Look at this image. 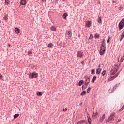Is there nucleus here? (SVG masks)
I'll return each instance as SVG.
<instances>
[{"instance_id":"obj_1","label":"nucleus","mask_w":124,"mask_h":124,"mask_svg":"<svg viewBox=\"0 0 124 124\" xmlns=\"http://www.w3.org/2000/svg\"><path fill=\"white\" fill-rule=\"evenodd\" d=\"M102 44L101 46V49L100 50V55H104V53H105V49L106 48V46H105V43H104V40L103 42H102Z\"/></svg>"},{"instance_id":"obj_2","label":"nucleus","mask_w":124,"mask_h":124,"mask_svg":"<svg viewBox=\"0 0 124 124\" xmlns=\"http://www.w3.org/2000/svg\"><path fill=\"white\" fill-rule=\"evenodd\" d=\"M115 116V113H112L107 120V123H111V121H114V117Z\"/></svg>"},{"instance_id":"obj_3","label":"nucleus","mask_w":124,"mask_h":124,"mask_svg":"<svg viewBox=\"0 0 124 124\" xmlns=\"http://www.w3.org/2000/svg\"><path fill=\"white\" fill-rule=\"evenodd\" d=\"M38 74L34 72L32 73H31L29 74V79H33V78H36V77H38Z\"/></svg>"},{"instance_id":"obj_4","label":"nucleus","mask_w":124,"mask_h":124,"mask_svg":"<svg viewBox=\"0 0 124 124\" xmlns=\"http://www.w3.org/2000/svg\"><path fill=\"white\" fill-rule=\"evenodd\" d=\"M124 18H123L119 24V30H122V29L124 28Z\"/></svg>"},{"instance_id":"obj_5","label":"nucleus","mask_w":124,"mask_h":124,"mask_svg":"<svg viewBox=\"0 0 124 124\" xmlns=\"http://www.w3.org/2000/svg\"><path fill=\"white\" fill-rule=\"evenodd\" d=\"M85 84L87 85H89L90 84V81H91V79L90 78V77H89L88 76H86L85 77Z\"/></svg>"},{"instance_id":"obj_6","label":"nucleus","mask_w":124,"mask_h":124,"mask_svg":"<svg viewBox=\"0 0 124 124\" xmlns=\"http://www.w3.org/2000/svg\"><path fill=\"white\" fill-rule=\"evenodd\" d=\"M106 117V115H105V114H103L102 116L100 117L99 121L100 123H102V122H103V121H104L105 118Z\"/></svg>"},{"instance_id":"obj_7","label":"nucleus","mask_w":124,"mask_h":124,"mask_svg":"<svg viewBox=\"0 0 124 124\" xmlns=\"http://www.w3.org/2000/svg\"><path fill=\"white\" fill-rule=\"evenodd\" d=\"M77 124H88V122L87 121L85 122V120H81L78 122Z\"/></svg>"},{"instance_id":"obj_8","label":"nucleus","mask_w":124,"mask_h":124,"mask_svg":"<svg viewBox=\"0 0 124 124\" xmlns=\"http://www.w3.org/2000/svg\"><path fill=\"white\" fill-rule=\"evenodd\" d=\"M117 76H118L117 75H114L113 76V77H111L110 78H109L108 79V82H110L111 81H113V80H114V79H115V78H116V77H117Z\"/></svg>"},{"instance_id":"obj_9","label":"nucleus","mask_w":124,"mask_h":124,"mask_svg":"<svg viewBox=\"0 0 124 124\" xmlns=\"http://www.w3.org/2000/svg\"><path fill=\"white\" fill-rule=\"evenodd\" d=\"M91 21H87L86 22V23H85L86 27H87V28H90V27H91Z\"/></svg>"},{"instance_id":"obj_10","label":"nucleus","mask_w":124,"mask_h":124,"mask_svg":"<svg viewBox=\"0 0 124 124\" xmlns=\"http://www.w3.org/2000/svg\"><path fill=\"white\" fill-rule=\"evenodd\" d=\"M82 57H83V52L78 51V58H82Z\"/></svg>"},{"instance_id":"obj_11","label":"nucleus","mask_w":124,"mask_h":124,"mask_svg":"<svg viewBox=\"0 0 124 124\" xmlns=\"http://www.w3.org/2000/svg\"><path fill=\"white\" fill-rule=\"evenodd\" d=\"M26 3L27 1H26V0H21L20 1V4H21V5H26Z\"/></svg>"},{"instance_id":"obj_12","label":"nucleus","mask_w":124,"mask_h":124,"mask_svg":"<svg viewBox=\"0 0 124 124\" xmlns=\"http://www.w3.org/2000/svg\"><path fill=\"white\" fill-rule=\"evenodd\" d=\"M50 30L53 31H57V27L52 26L50 27Z\"/></svg>"},{"instance_id":"obj_13","label":"nucleus","mask_w":124,"mask_h":124,"mask_svg":"<svg viewBox=\"0 0 124 124\" xmlns=\"http://www.w3.org/2000/svg\"><path fill=\"white\" fill-rule=\"evenodd\" d=\"M43 94V92H39V91L37 92V95H38V96H42Z\"/></svg>"},{"instance_id":"obj_14","label":"nucleus","mask_w":124,"mask_h":124,"mask_svg":"<svg viewBox=\"0 0 124 124\" xmlns=\"http://www.w3.org/2000/svg\"><path fill=\"white\" fill-rule=\"evenodd\" d=\"M102 69L100 68H99L98 69H96V74H100V72H101Z\"/></svg>"},{"instance_id":"obj_15","label":"nucleus","mask_w":124,"mask_h":124,"mask_svg":"<svg viewBox=\"0 0 124 124\" xmlns=\"http://www.w3.org/2000/svg\"><path fill=\"white\" fill-rule=\"evenodd\" d=\"M88 85L89 84H87V83H85L84 85H82V90H85V89H87V87H88Z\"/></svg>"},{"instance_id":"obj_16","label":"nucleus","mask_w":124,"mask_h":124,"mask_svg":"<svg viewBox=\"0 0 124 124\" xmlns=\"http://www.w3.org/2000/svg\"><path fill=\"white\" fill-rule=\"evenodd\" d=\"M68 15L66 13H65L64 14H63L62 16L63 19H66V17H67Z\"/></svg>"},{"instance_id":"obj_17","label":"nucleus","mask_w":124,"mask_h":124,"mask_svg":"<svg viewBox=\"0 0 124 124\" xmlns=\"http://www.w3.org/2000/svg\"><path fill=\"white\" fill-rule=\"evenodd\" d=\"M53 46H54V45L52 43H49L47 45L48 48H53Z\"/></svg>"},{"instance_id":"obj_18","label":"nucleus","mask_w":124,"mask_h":124,"mask_svg":"<svg viewBox=\"0 0 124 124\" xmlns=\"http://www.w3.org/2000/svg\"><path fill=\"white\" fill-rule=\"evenodd\" d=\"M96 116H98V113H97V112L93 113V114L92 115L93 118H95V117H96Z\"/></svg>"},{"instance_id":"obj_19","label":"nucleus","mask_w":124,"mask_h":124,"mask_svg":"<svg viewBox=\"0 0 124 124\" xmlns=\"http://www.w3.org/2000/svg\"><path fill=\"white\" fill-rule=\"evenodd\" d=\"M66 33L67 35H69L70 36H71L72 35V33H71V31H67Z\"/></svg>"},{"instance_id":"obj_20","label":"nucleus","mask_w":124,"mask_h":124,"mask_svg":"<svg viewBox=\"0 0 124 124\" xmlns=\"http://www.w3.org/2000/svg\"><path fill=\"white\" fill-rule=\"evenodd\" d=\"M4 20H5V21H6V20L8 19V15H5L3 17Z\"/></svg>"},{"instance_id":"obj_21","label":"nucleus","mask_w":124,"mask_h":124,"mask_svg":"<svg viewBox=\"0 0 124 124\" xmlns=\"http://www.w3.org/2000/svg\"><path fill=\"white\" fill-rule=\"evenodd\" d=\"M83 84H84V80H80L78 82V85L79 86H82V85H83Z\"/></svg>"},{"instance_id":"obj_22","label":"nucleus","mask_w":124,"mask_h":124,"mask_svg":"<svg viewBox=\"0 0 124 124\" xmlns=\"http://www.w3.org/2000/svg\"><path fill=\"white\" fill-rule=\"evenodd\" d=\"M95 80H96V76L93 77V78H92V82L94 83V81H95Z\"/></svg>"},{"instance_id":"obj_23","label":"nucleus","mask_w":124,"mask_h":124,"mask_svg":"<svg viewBox=\"0 0 124 124\" xmlns=\"http://www.w3.org/2000/svg\"><path fill=\"white\" fill-rule=\"evenodd\" d=\"M15 31L16 33H19V32H20V29H19L18 28H16L15 29Z\"/></svg>"},{"instance_id":"obj_24","label":"nucleus","mask_w":124,"mask_h":124,"mask_svg":"<svg viewBox=\"0 0 124 124\" xmlns=\"http://www.w3.org/2000/svg\"><path fill=\"white\" fill-rule=\"evenodd\" d=\"M5 4H6L7 5H9V4L10 3V1H9V0H5Z\"/></svg>"},{"instance_id":"obj_25","label":"nucleus","mask_w":124,"mask_h":124,"mask_svg":"<svg viewBox=\"0 0 124 124\" xmlns=\"http://www.w3.org/2000/svg\"><path fill=\"white\" fill-rule=\"evenodd\" d=\"M124 31L123 32V33L121 36L120 41L121 40H123V38H124Z\"/></svg>"},{"instance_id":"obj_26","label":"nucleus","mask_w":124,"mask_h":124,"mask_svg":"<svg viewBox=\"0 0 124 124\" xmlns=\"http://www.w3.org/2000/svg\"><path fill=\"white\" fill-rule=\"evenodd\" d=\"M19 117V114H16L14 115V119H17Z\"/></svg>"},{"instance_id":"obj_27","label":"nucleus","mask_w":124,"mask_h":124,"mask_svg":"<svg viewBox=\"0 0 124 124\" xmlns=\"http://www.w3.org/2000/svg\"><path fill=\"white\" fill-rule=\"evenodd\" d=\"M86 94V91H83L80 94V95L83 96Z\"/></svg>"},{"instance_id":"obj_28","label":"nucleus","mask_w":124,"mask_h":124,"mask_svg":"<svg viewBox=\"0 0 124 124\" xmlns=\"http://www.w3.org/2000/svg\"><path fill=\"white\" fill-rule=\"evenodd\" d=\"M95 38H99V34H96L94 35Z\"/></svg>"},{"instance_id":"obj_29","label":"nucleus","mask_w":124,"mask_h":124,"mask_svg":"<svg viewBox=\"0 0 124 124\" xmlns=\"http://www.w3.org/2000/svg\"><path fill=\"white\" fill-rule=\"evenodd\" d=\"M89 124H92V120L90 118H88Z\"/></svg>"},{"instance_id":"obj_30","label":"nucleus","mask_w":124,"mask_h":124,"mask_svg":"<svg viewBox=\"0 0 124 124\" xmlns=\"http://www.w3.org/2000/svg\"><path fill=\"white\" fill-rule=\"evenodd\" d=\"M91 89L92 88L91 87H89V88H88L87 91V93H90V92L91 91Z\"/></svg>"},{"instance_id":"obj_31","label":"nucleus","mask_w":124,"mask_h":124,"mask_svg":"<svg viewBox=\"0 0 124 124\" xmlns=\"http://www.w3.org/2000/svg\"><path fill=\"white\" fill-rule=\"evenodd\" d=\"M32 54V51H29L28 55L29 56H31V55Z\"/></svg>"},{"instance_id":"obj_32","label":"nucleus","mask_w":124,"mask_h":124,"mask_svg":"<svg viewBox=\"0 0 124 124\" xmlns=\"http://www.w3.org/2000/svg\"><path fill=\"white\" fill-rule=\"evenodd\" d=\"M98 23H100V24L101 23V18L100 17H99L98 19Z\"/></svg>"},{"instance_id":"obj_33","label":"nucleus","mask_w":124,"mask_h":124,"mask_svg":"<svg viewBox=\"0 0 124 124\" xmlns=\"http://www.w3.org/2000/svg\"><path fill=\"white\" fill-rule=\"evenodd\" d=\"M93 35L91 34L89 38V39L93 40Z\"/></svg>"},{"instance_id":"obj_34","label":"nucleus","mask_w":124,"mask_h":124,"mask_svg":"<svg viewBox=\"0 0 124 124\" xmlns=\"http://www.w3.org/2000/svg\"><path fill=\"white\" fill-rule=\"evenodd\" d=\"M105 73H106V71L104 70L102 72V75L103 76H104L105 75Z\"/></svg>"},{"instance_id":"obj_35","label":"nucleus","mask_w":124,"mask_h":124,"mask_svg":"<svg viewBox=\"0 0 124 124\" xmlns=\"http://www.w3.org/2000/svg\"><path fill=\"white\" fill-rule=\"evenodd\" d=\"M110 37L109 36H108V40H107V43H109V40H110Z\"/></svg>"},{"instance_id":"obj_36","label":"nucleus","mask_w":124,"mask_h":124,"mask_svg":"<svg viewBox=\"0 0 124 124\" xmlns=\"http://www.w3.org/2000/svg\"><path fill=\"white\" fill-rule=\"evenodd\" d=\"M66 111H67V108L63 109V112H66Z\"/></svg>"},{"instance_id":"obj_37","label":"nucleus","mask_w":124,"mask_h":124,"mask_svg":"<svg viewBox=\"0 0 124 124\" xmlns=\"http://www.w3.org/2000/svg\"><path fill=\"white\" fill-rule=\"evenodd\" d=\"M112 71H113L112 74H115V73L117 72V69H116L115 70H112Z\"/></svg>"},{"instance_id":"obj_38","label":"nucleus","mask_w":124,"mask_h":124,"mask_svg":"<svg viewBox=\"0 0 124 124\" xmlns=\"http://www.w3.org/2000/svg\"><path fill=\"white\" fill-rule=\"evenodd\" d=\"M91 73H92V74H94V73H95V71H94V70L92 69V70H91Z\"/></svg>"},{"instance_id":"obj_39","label":"nucleus","mask_w":124,"mask_h":124,"mask_svg":"<svg viewBox=\"0 0 124 124\" xmlns=\"http://www.w3.org/2000/svg\"><path fill=\"white\" fill-rule=\"evenodd\" d=\"M124 58H123V57H122V58H121V60H120L121 62H123V61H124Z\"/></svg>"},{"instance_id":"obj_40","label":"nucleus","mask_w":124,"mask_h":124,"mask_svg":"<svg viewBox=\"0 0 124 124\" xmlns=\"http://www.w3.org/2000/svg\"><path fill=\"white\" fill-rule=\"evenodd\" d=\"M81 63L82 64V65L83 66L84 65V61H82L81 62Z\"/></svg>"},{"instance_id":"obj_41","label":"nucleus","mask_w":124,"mask_h":124,"mask_svg":"<svg viewBox=\"0 0 124 124\" xmlns=\"http://www.w3.org/2000/svg\"><path fill=\"white\" fill-rule=\"evenodd\" d=\"M123 110H124V109H123L122 108H120V109L119 110V112H122V111H123Z\"/></svg>"},{"instance_id":"obj_42","label":"nucleus","mask_w":124,"mask_h":124,"mask_svg":"<svg viewBox=\"0 0 124 124\" xmlns=\"http://www.w3.org/2000/svg\"><path fill=\"white\" fill-rule=\"evenodd\" d=\"M0 79H2V75H1L0 76Z\"/></svg>"},{"instance_id":"obj_43","label":"nucleus","mask_w":124,"mask_h":124,"mask_svg":"<svg viewBox=\"0 0 124 124\" xmlns=\"http://www.w3.org/2000/svg\"><path fill=\"white\" fill-rule=\"evenodd\" d=\"M121 119H118L117 123H120L121 122Z\"/></svg>"},{"instance_id":"obj_44","label":"nucleus","mask_w":124,"mask_h":124,"mask_svg":"<svg viewBox=\"0 0 124 124\" xmlns=\"http://www.w3.org/2000/svg\"><path fill=\"white\" fill-rule=\"evenodd\" d=\"M112 3H116V2H115L114 1H112Z\"/></svg>"},{"instance_id":"obj_45","label":"nucleus","mask_w":124,"mask_h":124,"mask_svg":"<svg viewBox=\"0 0 124 124\" xmlns=\"http://www.w3.org/2000/svg\"><path fill=\"white\" fill-rule=\"evenodd\" d=\"M119 59H120L119 58H118V62H120Z\"/></svg>"},{"instance_id":"obj_46","label":"nucleus","mask_w":124,"mask_h":124,"mask_svg":"<svg viewBox=\"0 0 124 124\" xmlns=\"http://www.w3.org/2000/svg\"><path fill=\"white\" fill-rule=\"evenodd\" d=\"M122 108L124 110V107H122Z\"/></svg>"},{"instance_id":"obj_47","label":"nucleus","mask_w":124,"mask_h":124,"mask_svg":"<svg viewBox=\"0 0 124 124\" xmlns=\"http://www.w3.org/2000/svg\"><path fill=\"white\" fill-rule=\"evenodd\" d=\"M62 0L63 1H65V0Z\"/></svg>"},{"instance_id":"obj_48","label":"nucleus","mask_w":124,"mask_h":124,"mask_svg":"<svg viewBox=\"0 0 124 124\" xmlns=\"http://www.w3.org/2000/svg\"><path fill=\"white\" fill-rule=\"evenodd\" d=\"M46 124H48V122H46Z\"/></svg>"},{"instance_id":"obj_49","label":"nucleus","mask_w":124,"mask_h":124,"mask_svg":"<svg viewBox=\"0 0 124 124\" xmlns=\"http://www.w3.org/2000/svg\"><path fill=\"white\" fill-rule=\"evenodd\" d=\"M119 9H121V7H119Z\"/></svg>"},{"instance_id":"obj_50","label":"nucleus","mask_w":124,"mask_h":124,"mask_svg":"<svg viewBox=\"0 0 124 124\" xmlns=\"http://www.w3.org/2000/svg\"><path fill=\"white\" fill-rule=\"evenodd\" d=\"M119 9H121V7H119Z\"/></svg>"},{"instance_id":"obj_51","label":"nucleus","mask_w":124,"mask_h":124,"mask_svg":"<svg viewBox=\"0 0 124 124\" xmlns=\"http://www.w3.org/2000/svg\"><path fill=\"white\" fill-rule=\"evenodd\" d=\"M123 108H124V105H123Z\"/></svg>"},{"instance_id":"obj_52","label":"nucleus","mask_w":124,"mask_h":124,"mask_svg":"<svg viewBox=\"0 0 124 124\" xmlns=\"http://www.w3.org/2000/svg\"><path fill=\"white\" fill-rule=\"evenodd\" d=\"M99 67H100V65H99Z\"/></svg>"},{"instance_id":"obj_53","label":"nucleus","mask_w":124,"mask_h":124,"mask_svg":"<svg viewBox=\"0 0 124 124\" xmlns=\"http://www.w3.org/2000/svg\"><path fill=\"white\" fill-rule=\"evenodd\" d=\"M80 105H82V104H80Z\"/></svg>"},{"instance_id":"obj_54","label":"nucleus","mask_w":124,"mask_h":124,"mask_svg":"<svg viewBox=\"0 0 124 124\" xmlns=\"http://www.w3.org/2000/svg\"><path fill=\"white\" fill-rule=\"evenodd\" d=\"M9 46H10V45H9Z\"/></svg>"},{"instance_id":"obj_55","label":"nucleus","mask_w":124,"mask_h":124,"mask_svg":"<svg viewBox=\"0 0 124 124\" xmlns=\"http://www.w3.org/2000/svg\"><path fill=\"white\" fill-rule=\"evenodd\" d=\"M20 124L18 123V124Z\"/></svg>"}]
</instances>
